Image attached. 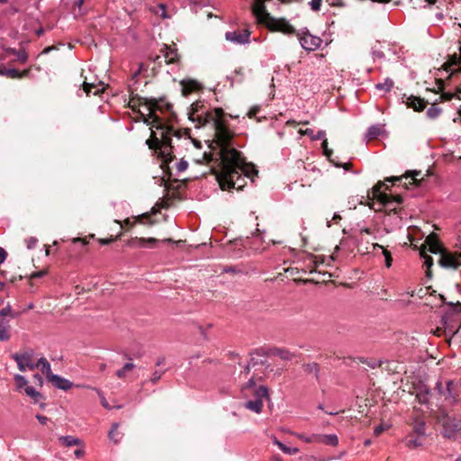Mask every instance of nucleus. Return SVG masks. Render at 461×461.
<instances>
[{"mask_svg": "<svg viewBox=\"0 0 461 461\" xmlns=\"http://www.w3.org/2000/svg\"><path fill=\"white\" fill-rule=\"evenodd\" d=\"M195 128L208 127L213 131L215 142L220 148V168L215 172L216 179L222 190L235 188L242 190L246 185L240 153L230 148L235 136L227 117H188Z\"/></svg>", "mask_w": 461, "mask_h": 461, "instance_id": "obj_1", "label": "nucleus"}, {"mask_svg": "<svg viewBox=\"0 0 461 461\" xmlns=\"http://www.w3.org/2000/svg\"><path fill=\"white\" fill-rule=\"evenodd\" d=\"M142 119L144 123L149 125L151 135L147 140L146 144L150 149L158 151L159 157L166 163L173 159V147L171 145L172 136L180 138L179 131H176L169 122L164 120L165 117H138Z\"/></svg>", "mask_w": 461, "mask_h": 461, "instance_id": "obj_2", "label": "nucleus"}, {"mask_svg": "<svg viewBox=\"0 0 461 461\" xmlns=\"http://www.w3.org/2000/svg\"><path fill=\"white\" fill-rule=\"evenodd\" d=\"M129 105L138 115H156L157 112L170 113V115H176L173 111V104L169 103L166 97L147 98V97H132L129 102Z\"/></svg>", "mask_w": 461, "mask_h": 461, "instance_id": "obj_3", "label": "nucleus"}, {"mask_svg": "<svg viewBox=\"0 0 461 461\" xmlns=\"http://www.w3.org/2000/svg\"><path fill=\"white\" fill-rule=\"evenodd\" d=\"M461 314V303H447V309L441 317V324L447 335L451 337L457 333L460 329V322L458 316Z\"/></svg>", "mask_w": 461, "mask_h": 461, "instance_id": "obj_4", "label": "nucleus"}, {"mask_svg": "<svg viewBox=\"0 0 461 461\" xmlns=\"http://www.w3.org/2000/svg\"><path fill=\"white\" fill-rule=\"evenodd\" d=\"M258 23L266 26L271 32H278L284 34H294L295 29L285 18H275L267 12L262 17H256Z\"/></svg>", "mask_w": 461, "mask_h": 461, "instance_id": "obj_5", "label": "nucleus"}, {"mask_svg": "<svg viewBox=\"0 0 461 461\" xmlns=\"http://www.w3.org/2000/svg\"><path fill=\"white\" fill-rule=\"evenodd\" d=\"M438 421L441 424L442 434L447 438H453L457 432L461 431V420L448 415L445 411L438 413Z\"/></svg>", "mask_w": 461, "mask_h": 461, "instance_id": "obj_6", "label": "nucleus"}, {"mask_svg": "<svg viewBox=\"0 0 461 461\" xmlns=\"http://www.w3.org/2000/svg\"><path fill=\"white\" fill-rule=\"evenodd\" d=\"M421 176V171L413 170L408 171L402 176H391L386 177L385 181L391 182L393 185H402L406 189H410L411 185L420 186L423 177L419 178Z\"/></svg>", "mask_w": 461, "mask_h": 461, "instance_id": "obj_7", "label": "nucleus"}, {"mask_svg": "<svg viewBox=\"0 0 461 461\" xmlns=\"http://www.w3.org/2000/svg\"><path fill=\"white\" fill-rule=\"evenodd\" d=\"M34 352L32 349H27L22 353H14L12 358L16 362L18 369L21 372L28 370H34L38 368L37 362L33 360Z\"/></svg>", "mask_w": 461, "mask_h": 461, "instance_id": "obj_8", "label": "nucleus"}, {"mask_svg": "<svg viewBox=\"0 0 461 461\" xmlns=\"http://www.w3.org/2000/svg\"><path fill=\"white\" fill-rule=\"evenodd\" d=\"M252 395L255 399L246 402L244 406L256 413H260L263 408V399L269 398L268 389L265 385H260L254 390Z\"/></svg>", "mask_w": 461, "mask_h": 461, "instance_id": "obj_9", "label": "nucleus"}, {"mask_svg": "<svg viewBox=\"0 0 461 461\" xmlns=\"http://www.w3.org/2000/svg\"><path fill=\"white\" fill-rule=\"evenodd\" d=\"M255 353L258 356L278 357L282 360H285V361H290L295 357V354L289 351L288 349H286L285 348H277V347L270 348L267 350H265L264 348H257V349H255Z\"/></svg>", "mask_w": 461, "mask_h": 461, "instance_id": "obj_10", "label": "nucleus"}, {"mask_svg": "<svg viewBox=\"0 0 461 461\" xmlns=\"http://www.w3.org/2000/svg\"><path fill=\"white\" fill-rule=\"evenodd\" d=\"M461 253H451L444 249L440 253L438 264L445 268L456 269L461 265Z\"/></svg>", "mask_w": 461, "mask_h": 461, "instance_id": "obj_11", "label": "nucleus"}, {"mask_svg": "<svg viewBox=\"0 0 461 461\" xmlns=\"http://www.w3.org/2000/svg\"><path fill=\"white\" fill-rule=\"evenodd\" d=\"M382 188L390 190V187L382 181H378L372 188V199L377 200L383 206L390 207V196Z\"/></svg>", "mask_w": 461, "mask_h": 461, "instance_id": "obj_12", "label": "nucleus"}, {"mask_svg": "<svg viewBox=\"0 0 461 461\" xmlns=\"http://www.w3.org/2000/svg\"><path fill=\"white\" fill-rule=\"evenodd\" d=\"M387 136H388V133L385 130V124L377 123V124L371 125L367 129V131L365 134V137H364V140L366 141V143H367L373 140L378 139L379 137H387Z\"/></svg>", "mask_w": 461, "mask_h": 461, "instance_id": "obj_13", "label": "nucleus"}, {"mask_svg": "<svg viewBox=\"0 0 461 461\" xmlns=\"http://www.w3.org/2000/svg\"><path fill=\"white\" fill-rule=\"evenodd\" d=\"M180 85L182 86L181 94L183 96H188L193 93H197L203 89V85L194 79L181 80Z\"/></svg>", "mask_w": 461, "mask_h": 461, "instance_id": "obj_14", "label": "nucleus"}, {"mask_svg": "<svg viewBox=\"0 0 461 461\" xmlns=\"http://www.w3.org/2000/svg\"><path fill=\"white\" fill-rule=\"evenodd\" d=\"M301 46L308 50H315L318 49L321 43V40L319 37L313 36L312 34H304L300 38Z\"/></svg>", "mask_w": 461, "mask_h": 461, "instance_id": "obj_15", "label": "nucleus"}, {"mask_svg": "<svg viewBox=\"0 0 461 461\" xmlns=\"http://www.w3.org/2000/svg\"><path fill=\"white\" fill-rule=\"evenodd\" d=\"M426 249L428 251L433 254L441 253L445 249L442 248L441 243L435 233L429 234L425 240Z\"/></svg>", "mask_w": 461, "mask_h": 461, "instance_id": "obj_16", "label": "nucleus"}, {"mask_svg": "<svg viewBox=\"0 0 461 461\" xmlns=\"http://www.w3.org/2000/svg\"><path fill=\"white\" fill-rule=\"evenodd\" d=\"M416 399L420 404H426L429 402L430 396V389L428 385L423 383H419L414 386Z\"/></svg>", "mask_w": 461, "mask_h": 461, "instance_id": "obj_17", "label": "nucleus"}, {"mask_svg": "<svg viewBox=\"0 0 461 461\" xmlns=\"http://www.w3.org/2000/svg\"><path fill=\"white\" fill-rule=\"evenodd\" d=\"M250 32H227L225 38L227 41H233L239 44H243L249 41Z\"/></svg>", "mask_w": 461, "mask_h": 461, "instance_id": "obj_18", "label": "nucleus"}, {"mask_svg": "<svg viewBox=\"0 0 461 461\" xmlns=\"http://www.w3.org/2000/svg\"><path fill=\"white\" fill-rule=\"evenodd\" d=\"M137 222L151 226L155 223V221L151 219L150 213L149 212L136 216L133 221L129 218L123 221V224L130 228H132Z\"/></svg>", "mask_w": 461, "mask_h": 461, "instance_id": "obj_19", "label": "nucleus"}, {"mask_svg": "<svg viewBox=\"0 0 461 461\" xmlns=\"http://www.w3.org/2000/svg\"><path fill=\"white\" fill-rule=\"evenodd\" d=\"M49 382H50L56 388L63 391H68L73 387L72 382L59 375H50Z\"/></svg>", "mask_w": 461, "mask_h": 461, "instance_id": "obj_20", "label": "nucleus"}, {"mask_svg": "<svg viewBox=\"0 0 461 461\" xmlns=\"http://www.w3.org/2000/svg\"><path fill=\"white\" fill-rule=\"evenodd\" d=\"M11 325L10 319H0V341H7L11 338Z\"/></svg>", "mask_w": 461, "mask_h": 461, "instance_id": "obj_21", "label": "nucleus"}, {"mask_svg": "<svg viewBox=\"0 0 461 461\" xmlns=\"http://www.w3.org/2000/svg\"><path fill=\"white\" fill-rule=\"evenodd\" d=\"M83 90L86 94V95H90L93 94L94 95H98L104 91V87L103 83L99 82L98 84L95 83H83Z\"/></svg>", "mask_w": 461, "mask_h": 461, "instance_id": "obj_22", "label": "nucleus"}, {"mask_svg": "<svg viewBox=\"0 0 461 461\" xmlns=\"http://www.w3.org/2000/svg\"><path fill=\"white\" fill-rule=\"evenodd\" d=\"M454 386V382L452 380H448L447 381L446 387L444 388L443 397L450 403H454L456 401V393Z\"/></svg>", "mask_w": 461, "mask_h": 461, "instance_id": "obj_23", "label": "nucleus"}, {"mask_svg": "<svg viewBox=\"0 0 461 461\" xmlns=\"http://www.w3.org/2000/svg\"><path fill=\"white\" fill-rule=\"evenodd\" d=\"M406 105L411 107L415 112H421L426 107V102L420 97L410 96L407 98Z\"/></svg>", "mask_w": 461, "mask_h": 461, "instance_id": "obj_24", "label": "nucleus"}, {"mask_svg": "<svg viewBox=\"0 0 461 461\" xmlns=\"http://www.w3.org/2000/svg\"><path fill=\"white\" fill-rule=\"evenodd\" d=\"M314 438L316 439V442L318 443H323L328 446L335 447L339 444V438L335 434H329V435H314Z\"/></svg>", "mask_w": 461, "mask_h": 461, "instance_id": "obj_25", "label": "nucleus"}, {"mask_svg": "<svg viewBox=\"0 0 461 461\" xmlns=\"http://www.w3.org/2000/svg\"><path fill=\"white\" fill-rule=\"evenodd\" d=\"M201 112L200 115H212L209 110H205L204 102L203 101H196L190 105V111L187 113V115H194L196 113Z\"/></svg>", "mask_w": 461, "mask_h": 461, "instance_id": "obj_26", "label": "nucleus"}, {"mask_svg": "<svg viewBox=\"0 0 461 461\" xmlns=\"http://www.w3.org/2000/svg\"><path fill=\"white\" fill-rule=\"evenodd\" d=\"M321 147L323 149V154L329 158L330 162H332L336 167H343L346 170H348L350 167V163H346L344 165L337 163L332 158L333 151L332 149L328 148V140L327 139H324L321 143Z\"/></svg>", "mask_w": 461, "mask_h": 461, "instance_id": "obj_27", "label": "nucleus"}, {"mask_svg": "<svg viewBox=\"0 0 461 461\" xmlns=\"http://www.w3.org/2000/svg\"><path fill=\"white\" fill-rule=\"evenodd\" d=\"M59 441L61 445L65 447H84L83 441L80 438H75L73 436H61L59 438Z\"/></svg>", "mask_w": 461, "mask_h": 461, "instance_id": "obj_28", "label": "nucleus"}, {"mask_svg": "<svg viewBox=\"0 0 461 461\" xmlns=\"http://www.w3.org/2000/svg\"><path fill=\"white\" fill-rule=\"evenodd\" d=\"M304 373L312 374L314 375L315 379L318 381L320 379V365L316 362L304 363L302 366Z\"/></svg>", "mask_w": 461, "mask_h": 461, "instance_id": "obj_29", "label": "nucleus"}, {"mask_svg": "<svg viewBox=\"0 0 461 461\" xmlns=\"http://www.w3.org/2000/svg\"><path fill=\"white\" fill-rule=\"evenodd\" d=\"M413 432L419 437H424L426 435V422L424 420L416 417L412 422Z\"/></svg>", "mask_w": 461, "mask_h": 461, "instance_id": "obj_30", "label": "nucleus"}, {"mask_svg": "<svg viewBox=\"0 0 461 461\" xmlns=\"http://www.w3.org/2000/svg\"><path fill=\"white\" fill-rule=\"evenodd\" d=\"M461 65V53L458 56L456 53L449 56L448 60L443 65L444 69L448 70L453 66ZM461 73V68L453 72V74Z\"/></svg>", "mask_w": 461, "mask_h": 461, "instance_id": "obj_31", "label": "nucleus"}, {"mask_svg": "<svg viewBox=\"0 0 461 461\" xmlns=\"http://www.w3.org/2000/svg\"><path fill=\"white\" fill-rule=\"evenodd\" d=\"M38 368H41V373L46 376L48 381L50 380V375H54L51 372L50 364L45 357H41L37 361Z\"/></svg>", "mask_w": 461, "mask_h": 461, "instance_id": "obj_32", "label": "nucleus"}, {"mask_svg": "<svg viewBox=\"0 0 461 461\" xmlns=\"http://www.w3.org/2000/svg\"><path fill=\"white\" fill-rule=\"evenodd\" d=\"M420 256L424 258V265L427 267L426 276L430 278L431 277V267L433 266V258L427 255L426 246H422L420 249Z\"/></svg>", "mask_w": 461, "mask_h": 461, "instance_id": "obj_33", "label": "nucleus"}, {"mask_svg": "<svg viewBox=\"0 0 461 461\" xmlns=\"http://www.w3.org/2000/svg\"><path fill=\"white\" fill-rule=\"evenodd\" d=\"M256 387V380L255 377L252 376L249 379V381L242 386L241 392L245 397H248L251 394H253L254 390L257 389Z\"/></svg>", "mask_w": 461, "mask_h": 461, "instance_id": "obj_34", "label": "nucleus"}, {"mask_svg": "<svg viewBox=\"0 0 461 461\" xmlns=\"http://www.w3.org/2000/svg\"><path fill=\"white\" fill-rule=\"evenodd\" d=\"M25 393L33 400V402L37 403L40 400L43 399V395L38 392L33 386L27 385L24 388Z\"/></svg>", "mask_w": 461, "mask_h": 461, "instance_id": "obj_35", "label": "nucleus"}, {"mask_svg": "<svg viewBox=\"0 0 461 461\" xmlns=\"http://www.w3.org/2000/svg\"><path fill=\"white\" fill-rule=\"evenodd\" d=\"M0 75L8 78L17 79L20 76V70L16 68H5V67H0Z\"/></svg>", "mask_w": 461, "mask_h": 461, "instance_id": "obj_36", "label": "nucleus"}, {"mask_svg": "<svg viewBox=\"0 0 461 461\" xmlns=\"http://www.w3.org/2000/svg\"><path fill=\"white\" fill-rule=\"evenodd\" d=\"M166 53L164 55L165 62L167 64H173L178 60V55L175 50H171L168 47H166Z\"/></svg>", "mask_w": 461, "mask_h": 461, "instance_id": "obj_37", "label": "nucleus"}, {"mask_svg": "<svg viewBox=\"0 0 461 461\" xmlns=\"http://www.w3.org/2000/svg\"><path fill=\"white\" fill-rule=\"evenodd\" d=\"M118 428L119 423H113L111 427V429L109 430L108 437L111 440H113L114 443H118L121 439V437H117L119 435L118 433Z\"/></svg>", "mask_w": 461, "mask_h": 461, "instance_id": "obj_38", "label": "nucleus"}, {"mask_svg": "<svg viewBox=\"0 0 461 461\" xmlns=\"http://www.w3.org/2000/svg\"><path fill=\"white\" fill-rule=\"evenodd\" d=\"M18 316V312H14L11 308V306L7 305L6 307L3 308L0 311V319L1 318H7L14 319Z\"/></svg>", "mask_w": 461, "mask_h": 461, "instance_id": "obj_39", "label": "nucleus"}, {"mask_svg": "<svg viewBox=\"0 0 461 461\" xmlns=\"http://www.w3.org/2000/svg\"><path fill=\"white\" fill-rule=\"evenodd\" d=\"M357 359L359 362H361V363H363V364H366L367 366H369V367H370V368H372V369H375V368H376V367H378V366H381V361H378V362H377V361H375V360L367 359V358L363 357H357Z\"/></svg>", "mask_w": 461, "mask_h": 461, "instance_id": "obj_40", "label": "nucleus"}, {"mask_svg": "<svg viewBox=\"0 0 461 461\" xmlns=\"http://www.w3.org/2000/svg\"><path fill=\"white\" fill-rule=\"evenodd\" d=\"M423 442L422 440L420 438V437L418 436V438H411V435L409 436V438L407 439L406 441V446L409 447V448H416L418 447H420L422 446Z\"/></svg>", "mask_w": 461, "mask_h": 461, "instance_id": "obj_41", "label": "nucleus"}, {"mask_svg": "<svg viewBox=\"0 0 461 461\" xmlns=\"http://www.w3.org/2000/svg\"><path fill=\"white\" fill-rule=\"evenodd\" d=\"M135 367L134 364L129 362L126 363L122 368L116 371V376L118 378H123L125 376V373L132 370Z\"/></svg>", "mask_w": 461, "mask_h": 461, "instance_id": "obj_42", "label": "nucleus"}, {"mask_svg": "<svg viewBox=\"0 0 461 461\" xmlns=\"http://www.w3.org/2000/svg\"><path fill=\"white\" fill-rule=\"evenodd\" d=\"M14 379L15 381V384L18 390H21L22 388H25L27 386L28 381L23 375L18 374L14 375Z\"/></svg>", "mask_w": 461, "mask_h": 461, "instance_id": "obj_43", "label": "nucleus"}, {"mask_svg": "<svg viewBox=\"0 0 461 461\" xmlns=\"http://www.w3.org/2000/svg\"><path fill=\"white\" fill-rule=\"evenodd\" d=\"M390 196V207L387 208L390 212H393V213H397V209L396 207H392V204L395 202L397 203L398 204H402V202H403V199L401 195L397 194V195H392V194H389Z\"/></svg>", "mask_w": 461, "mask_h": 461, "instance_id": "obj_44", "label": "nucleus"}, {"mask_svg": "<svg viewBox=\"0 0 461 461\" xmlns=\"http://www.w3.org/2000/svg\"><path fill=\"white\" fill-rule=\"evenodd\" d=\"M13 53H14L16 55L17 61H19L21 63H25L28 59V55L24 50L16 51L14 50H13Z\"/></svg>", "mask_w": 461, "mask_h": 461, "instance_id": "obj_45", "label": "nucleus"}, {"mask_svg": "<svg viewBox=\"0 0 461 461\" xmlns=\"http://www.w3.org/2000/svg\"><path fill=\"white\" fill-rule=\"evenodd\" d=\"M224 273H230V274H243V270L239 267H233V266H226L223 267L222 270Z\"/></svg>", "mask_w": 461, "mask_h": 461, "instance_id": "obj_46", "label": "nucleus"}, {"mask_svg": "<svg viewBox=\"0 0 461 461\" xmlns=\"http://www.w3.org/2000/svg\"><path fill=\"white\" fill-rule=\"evenodd\" d=\"M383 255L384 257L385 267L387 268L391 267H392V263H393V257H392L391 252L389 250H387L386 249H384L383 250Z\"/></svg>", "mask_w": 461, "mask_h": 461, "instance_id": "obj_47", "label": "nucleus"}, {"mask_svg": "<svg viewBox=\"0 0 461 461\" xmlns=\"http://www.w3.org/2000/svg\"><path fill=\"white\" fill-rule=\"evenodd\" d=\"M121 236H122V233H120L119 235H117L115 237L111 236L110 238H107V239H98V242L101 245H109V244L113 243V241L117 240L118 239H120Z\"/></svg>", "mask_w": 461, "mask_h": 461, "instance_id": "obj_48", "label": "nucleus"}, {"mask_svg": "<svg viewBox=\"0 0 461 461\" xmlns=\"http://www.w3.org/2000/svg\"><path fill=\"white\" fill-rule=\"evenodd\" d=\"M280 449L284 453L288 454V455H294V454H297L299 452V448H297V447H289L285 446V444L280 446Z\"/></svg>", "mask_w": 461, "mask_h": 461, "instance_id": "obj_49", "label": "nucleus"}, {"mask_svg": "<svg viewBox=\"0 0 461 461\" xmlns=\"http://www.w3.org/2000/svg\"><path fill=\"white\" fill-rule=\"evenodd\" d=\"M164 373H165V371L156 370L155 372H153V374L150 377V382L153 384H157L161 379Z\"/></svg>", "mask_w": 461, "mask_h": 461, "instance_id": "obj_50", "label": "nucleus"}, {"mask_svg": "<svg viewBox=\"0 0 461 461\" xmlns=\"http://www.w3.org/2000/svg\"><path fill=\"white\" fill-rule=\"evenodd\" d=\"M158 10L161 11V14H160V16L162 18H167V15L166 14V5L164 4H159L153 10L152 12H154L155 14H158Z\"/></svg>", "mask_w": 461, "mask_h": 461, "instance_id": "obj_51", "label": "nucleus"}, {"mask_svg": "<svg viewBox=\"0 0 461 461\" xmlns=\"http://www.w3.org/2000/svg\"><path fill=\"white\" fill-rule=\"evenodd\" d=\"M321 4H322V0H312L309 3L311 9L314 12H319L321 10Z\"/></svg>", "mask_w": 461, "mask_h": 461, "instance_id": "obj_52", "label": "nucleus"}, {"mask_svg": "<svg viewBox=\"0 0 461 461\" xmlns=\"http://www.w3.org/2000/svg\"><path fill=\"white\" fill-rule=\"evenodd\" d=\"M314 435L315 434H312V436L307 437V436H305L303 434H296V437L298 438L302 439L303 441L306 442V443H312V442H316Z\"/></svg>", "mask_w": 461, "mask_h": 461, "instance_id": "obj_53", "label": "nucleus"}, {"mask_svg": "<svg viewBox=\"0 0 461 461\" xmlns=\"http://www.w3.org/2000/svg\"><path fill=\"white\" fill-rule=\"evenodd\" d=\"M325 2L330 5L335 7H344L345 3L343 0H325Z\"/></svg>", "mask_w": 461, "mask_h": 461, "instance_id": "obj_54", "label": "nucleus"}, {"mask_svg": "<svg viewBox=\"0 0 461 461\" xmlns=\"http://www.w3.org/2000/svg\"><path fill=\"white\" fill-rule=\"evenodd\" d=\"M261 112V106L258 104L253 105L249 112L246 113V115H257L258 113Z\"/></svg>", "mask_w": 461, "mask_h": 461, "instance_id": "obj_55", "label": "nucleus"}, {"mask_svg": "<svg viewBox=\"0 0 461 461\" xmlns=\"http://www.w3.org/2000/svg\"><path fill=\"white\" fill-rule=\"evenodd\" d=\"M187 167H188V162L184 159H181L176 165V168L179 172L185 171Z\"/></svg>", "mask_w": 461, "mask_h": 461, "instance_id": "obj_56", "label": "nucleus"}, {"mask_svg": "<svg viewBox=\"0 0 461 461\" xmlns=\"http://www.w3.org/2000/svg\"><path fill=\"white\" fill-rule=\"evenodd\" d=\"M253 354H256L255 351L253 353H251V358H250V361H249V364L254 367L258 365H265L267 360H260L258 361V359H256L254 357H253Z\"/></svg>", "mask_w": 461, "mask_h": 461, "instance_id": "obj_57", "label": "nucleus"}, {"mask_svg": "<svg viewBox=\"0 0 461 461\" xmlns=\"http://www.w3.org/2000/svg\"><path fill=\"white\" fill-rule=\"evenodd\" d=\"M456 94L453 93H442L439 96L441 101H450L453 97H455Z\"/></svg>", "mask_w": 461, "mask_h": 461, "instance_id": "obj_58", "label": "nucleus"}, {"mask_svg": "<svg viewBox=\"0 0 461 461\" xmlns=\"http://www.w3.org/2000/svg\"><path fill=\"white\" fill-rule=\"evenodd\" d=\"M325 136H326L325 131L322 130H320L317 131L316 134H314V137H312V140H323L324 139H326Z\"/></svg>", "mask_w": 461, "mask_h": 461, "instance_id": "obj_59", "label": "nucleus"}, {"mask_svg": "<svg viewBox=\"0 0 461 461\" xmlns=\"http://www.w3.org/2000/svg\"><path fill=\"white\" fill-rule=\"evenodd\" d=\"M0 276H2L4 279H5L11 283H14L16 281V277H14V276L8 277L7 272L5 270H0Z\"/></svg>", "mask_w": 461, "mask_h": 461, "instance_id": "obj_60", "label": "nucleus"}, {"mask_svg": "<svg viewBox=\"0 0 461 461\" xmlns=\"http://www.w3.org/2000/svg\"><path fill=\"white\" fill-rule=\"evenodd\" d=\"M299 132L303 135H307L310 137L311 140H312V137H314V131L311 128H307L304 131L300 130Z\"/></svg>", "mask_w": 461, "mask_h": 461, "instance_id": "obj_61", "label": "nucleus"}, {"mask_svg": "<svg viewBox=\"0 0 461 461\" xmlns=\"http://www.w3.org/2000/svg\"><path fill=\"white\" fill-rule=\"evenodd\" d=\"M33 381L37 385L41 387L43 385V378L39 374L33 375Z\"/></svg>", "mask_w": 461, "mask_h": 461, "instance_id": "obj_62", "label": "nucleus"}, {"mask_svg": "<svg viewBox=\"0 0 461 461\" xmlns=\"http://www.w3.org/2000/svg\"><path fill=\"white\" fill-rule=\"evenodd\" d=\"M159 240L155 238H146V247H154Z\"/></svg>", "mask_w": 461, "mask_h": 461, "instance_id": "obj_63", "label": "nucleus"}, {"mask_svg": "<svg viewBox=\"0 0 461 461\" xmlns=\"http://www.w3.org/2000/svg\"><path fill=\"white\" fill-rule=\"evenodd\" d=\"M435 390L438 393V394H440L441 396H443V393H444V386L442 384V382L441 381H438L436 385H435Z\"/></svg>", "mask_w": 461, "mask_h": 461, "instance_id": "obj_64", "label": "nucleus"}]
</instances>
